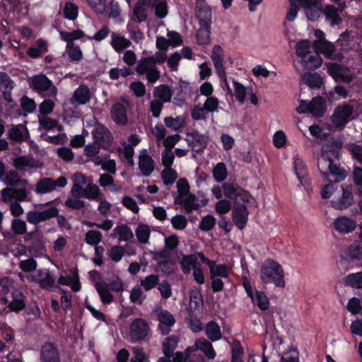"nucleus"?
<instances>
[{
	"label": "nucleus",
	"mask_w": 362,
	"mask_h": 362,
	"mask_svg": "<svg viewBox=\"0 0 362 362\" xmlns=\"http://www.w3.org/2000/svg\"><path fill=\"white\" fill-rule=\"evenodd\" d=\"M66 52L71 62H78L83 58L82 51L76 45H66Z\"/></svg>",
	"instance_id": "54"
},
{
	"label": "nucleus",
	"mask_w": 362,
	"mask_h": 362,
	"mask_svg": "<svg viewBox=\"0 0 362 362\" xmlns=\"http://www.w3.org/2000/svg\"><path fill=\"white\" fill-rule=\"evenodd\" d=\"M73 98L78 104L85 105L90 101L91 98L90 89L86 85H80L75 90Z\"/></svg>",
	"instance_id": "25"
},
{
	"label": "nucleus",
	"mask_w": 362,
	"mask_h": 362,
	"mask_svg": "<svg viewBox=\"0 0 362 362\" xmlns=\"http://www.w3.org/2000/svg\"><path fill=\"white\" fill-rule=\"evenodd\" d=\"M37 275L40 278L37 283L42 289L51 291L54 288H59L56 285V276L49 269H40Z\"/></svg>",
	"instance_id": "12"
},
{
	"label": "nucleus",
	"mask_w": 362,
	"mask_h": 362,
	"mask_svg": "<svg viewBox=\"0 0 362 362\" xmlns=\"http://www.w3.org/2000/svg\"><path fill=\"white\" fill-rule=\"evenodd\" d=\"M95 287L104 305H109L114 301V296L107 288V283L96 282Z\"/></svg>",
	"instance_id": "23"
},
{
	"label": "nucleus",
	"mask_w": 362,
	"mask_h": 362,
	"mask_svg": "<svg viewBox=\"0 0 362 362\" xmlns=\"http://www.w3.org/2000/svg\"><path fill=\"white\" fill-rule=\"evenodd\" d=\"M209 272L210 278H228L229 276V272L227 266L225 264H217L215 261H214L213 264L209 265Z\"/></svg>",
	"instance_id": "39"
},
{
	"label": "nucleus",
	"mask_w": 362,
	"mask_h": 362,
	"mask_svg": "<svg viewBox=\"0 0 362 362\" xmlns=\"http://www.w3.org/2000/svg\"><path fill=\"white\" fill-rule=\"evenodd\" d=\"M323 180L328 183L322 187L321 190V196L323 199H327L330 198L334 192L337 189V183L339 182H335L334 178H332V177H329L328 180Z\"/></svg>",
	"instance_id": "45"
},
{
	"label": "nucleus",
	"mask_w": 362,
	"mask_h": 362,
	"mask_svg": "<svg viewBox=\"0 0 362 362\" xmlns=\"http://www.w3.org/2000/svg\"><path fill=\"white\" fill-rule=\"evenodd\" d=\"M155 8V15L162 19L168 14V6L165 0H153L151 5Z\"/></svg>",
	"instance_id": "47"
},
{
	"label": "nucleus",
	"mask_w": 362,
	"mask_h": 362,
	"mask_svg": "<svg viewBox=\"0 0 362 362\" xmlns=\"http://www.w3.org/2000/svg\"><path fill=\"white\" fill-rule=\"evenodd\" d=\"M94 142L102 148L108 149L112 146L113 136L110 131L103 124H98L92 132Z\"/></svg>",
	"instance_id": "8"
},
{
	"label": "nucleus",
	"mask_w": 362,
	"mask_h": 362,
	"mask_svg": "<svg viewBox=\"0 0 362 362\" xmlns=\"http://www.w3.org/2000/svg\"><path fill=\"white\" fill-rule=\"evenodd\" d=\"M154 95L158 98V100L166 103L170 102L173 91L170 86L161 84L155 88Z\"/></svg>",
	"instance_id": "32"
},
{
	"label": "nucleus",
	"mask_w": 362,
	"mask_h": 362,
	"mask_svg": "<svg viewBox=\"0 0 362 362\" xmlns=\"http://www.w3.org/2000/svg\"><path fill=\"white\" fill-rule=\"evenodd\" d=\"M313 47L317 51L322 53L327 58H331L335 51L334 45L327 40H315Z\"/></svg>",
	"instance_id": "26"
},
{
	"label": "nucleus",
	"mask_w": 362,
	"mask_h": 362,
	"mask_svg": "<svg viewBox=\"0 0 362 362\" xmlns=\"http://www.w3.org/2000/svg\"><path fill=\"white\" fill-rule=\"evenodd\" d=\"M195 342L197 346V351H202L208 359H214L216 357V353L214 349L212 344L207 339L202 337L197 339Z\"/></svg>",
	"instance_id": "30"
},
{
	"label": "nucleus",
	"mask_w": 362,
	"mask_h": 362,
	"mask_svg": "<svg viewBox=\"0 0 362 362\" xmlns=\"http://www.w3.org/2000/svg\"><path fill=\"white\" fill-rule=\"evenodd\" d=\"M60 37L63 41L66 42V45H75L74 40H81L83 42H85L88 40V36L80 29H76L71 32L62 31L60 32Z\"/></svg>",
	"instance_id": "22"
},
{
	"label": "nucleus",
	"mask_w": 362,
	"mask_h": 362,
	"mask_svg": "<svg viewBox=\"0 0 362 362\" xmlns=\"http://www.w3.org/2000/svg\"><path fill=\"white\" fill-rule=\"evenodd\" d=\"M132 42L124 36L116 35L115 33L112 35L111 45L118 53L122 52L124 49L130 47Z\"/></svg>",
	"instance_id": "34"
},
{
	"label": "nucleus",
	"mask_w": 362,
	"mask_h": 362,
	"mask_svg": "<svg viewBox=\"0 0 362 362\" xmlns=\"http://www.w3.org/2000/svg\"><path fill=\"white\" fill-rule=\"evenodd\" d=\"M102 237L99 230H90L85 235V240L88 245H96L102 240Z\"/></svg>",
	"instance_id": "58"
},
{
	"label": "nucleus",
	"mask_w": 362,
	"mask_h": 362,
	"mask_svg": "<svg viewBox=\"0 0 362 362\" xmlns=\"http://www.w3.org/2000/svg\"><path fill=\"white\" fill-rule=\"evenodd\" d=\"M249 211L246 204L235 201L232 209V220L240 230L245 228L248 221Z\"/></svg>",
	"instance_id": "7"
},
{
	"label": "nucleus",
	"mask_w": 362,
	"mask_h": 362,
	"mask_svg": "<svg viewBox=\"0 0 362 362\" xmlns=\"http://www.w3.org/2000/svg\"><path fill=\"white\" fill-rule=\"evenodd\" d=\"M301 63L305 69L313 71L319 68L322 65V59L318 53H315V54H309L303 60H301Z\"/></svg>",
	"instance_id": "28"
},
{
	"label": "nucleus",
	"mask_w": 362,
	"mask_h": 362,
	"mask_svg": "<svg viewBox=\"0 0 362 362\" xmlns=\"http://www.w3.org/2000/svg\"><path fill=\"white\" fill-rule=\"evenodd\" d=\"M310 112L315 117H322L326 110L327 105L325 100L321 96H317L310 101Z\"/></svg>",
	"instance_id": "18"
},
{
	"label": "nucleus",
	"mask_w": 362,
	"mask_h": 362,
	"mask_svg": "<svg viewBox=\"0 0 362 362\" xmlns=\"http://www.w3.org/2000/svg\"><path fill=\"white\" fill-rule=\"evenodd\" d=\"M64 17L69 21H74L77 18L78 15V6L71 1H66L64 4L63 8Z\"/></svg>",
	"instance_id": "41"
},
{
	"label": "nucleus",
	"mask_w": 362,
	"mask_h": 362,
	"mask_svg": "<svg viewBox=\"0 0 362 362\" xmlns=\"http://www.w3.org/2000/svg\"><path fill=\"white\" fill-rule=\"evenodd\" d=\"M4 197H8L17 201H25L28 197V192L24 188H4L1 190Z\"/></svg>",
	"instance_id": "29"
},
{
	"label": "nucleus",
	"mask_w": 362,
	"mask_h": 362,
	"mask_svg": "<svg viewBox=\"0 0 362 362\" xmlns=\"http://www.w3.org/2000/svg\"><path fill=\"white\" fill-rule=\"evenodd\" d=\"M222 189L224 196L234 202L238 198V193L241 187L236 182H226L223 184Z\"/></svg>",
	"instance_id": "31"
},
{
	"label": "nucleus",
	"mask_w": 362,
	"mask_h": 362,
	"mask_svg": "<svg viewBox=\"0 0 362 362\" xmlns=\"http://www.w3.org/2000/svg\"><path fill=\"white\" fill-rule=\"evenodd\" d=\"M154 65L155 59L153 57H143L139 61L136 67V71L139 74H143Z\"/></svg>",
	"instance_id": "44"
},
{
	"label": "nucleus",
	"mask_w": 362,
	"mask_h": 362,
	"mask_svg": "<svg viewBox=\"0 0 362 362\" xmlns=\"http://www.w3.org/2000/svg\"><path fill=\"white\" fill-rule=\"evenodd\" d=\"M176 204L183 205L187 213H192L194 210H197L199 207V204L197 202V197L193 194H189L183 197H177L175 199Z\"/></svg>",
	"instance_id": "20"
},
{
	"label": "nucleus",
	"mask_w": 362,
	"mask_h": 362,
	"mask_svg": "<svg viewBox=\"0 0 362 362\" xmlns=\"http://www.w3.org/2000/svg\"><path fill=\"white\" fill-rule=\"evenodd\" d=\"M40 362H62L59 351L54 342L45 341L40 351Z\"/></svg>",
	"instance_id": "10"
},
{
	"label": "nucleus",
	"mask_w": 362,
	"mask_h": 362,
	"mask_svg": "<svg viewBox=\"0 0 362 362\" xmlns=\"http://www.w3.org/2000/svg\"><path fill=\"white\" fill-rule=\"evenodd\" d=\"M353 112L354 107L349 104L337 105L331 116L332 124L340 130L344 129L351 120Z\"/></svg>",
	"instance_id": "4"
},
{
	"label": "nucleus",
	"mask_w": 362,
	"mask_h": 362,
	"mask_svg": "<svg viewBox=\"0 0 362 362\" xmlns=\"http://www.w3.org/2000/svg\"><path fill=\"white\" fill-rule=\"evenodd\" d=\"M303 80L311 88H320L322 85V80L318 73L306 72L303 76Z\"/></svg>",
	"instance_id": "40"
},
{
	"label": "nucleus",
	"mask_w": 362,
	"mask_h": 362,
	"mask_svg": "<svg viewBox=\"0 0 362 362\" xmlns=\"http://www.w3.org/2000/svg\"><path fill=\"white\" fill-rule=\"evenodd\" d=\"M134 357L131 358V362H149L148 355L141 347H134L132 349Z\"/></svg>",
	"instance_id": "64"
},
{
	"label": "nucleus",
	"mask_w": 362,
	"mask_h": 362,
	"mask_svg": "<svg viewBox=\"0 0 362 362\" xmlns=\"http://www.w3.org/2000/svg\"><path fill=\"white\" fill-rule=\"evenodd\" d=\"M195 14L199 25H211L212 11L204 0L197 3Z\"/></svg>",
	"instance_id": "11"
},
{
	"label": "nucleus",
	"mask_w": 362,
	"mask_h": 362,
	"mask_svg": "<svg viewBox=\"0 0 362 362\" xmlns=\"http://www.w3.org/2000/svg\"><path fill=\"white\" fill-rule=\"evenodd\" d=\"M111 117L118 125L124 126L127 124V113L126 107L121 103H115L110 111Z\"/></svg>",
	"instance_id": "15"
},
{
	"label": "nucleus",
	"mask_w": 362,
	"mask_h": 362,
	"mask_svg": "<svg viewBox=\"0 0 362 362\" xmlns=\"http://www.w3.org/2000/svg\"><path fill=\"white\" fill-rule=\"evenodd\" d=\"M180 264L182 272L185 274H189L192 269H194V267H197L200 264L198 262L197 255L190 254L184 255L180 262Z\"/></svg>",
	"instance_id": "27"
},
{
	"label": "nucleus",
	"mask_w": 362,
	"mask_h": 362,
	"mask_svg": "<svg viewBox=\"0 0 362 362\" xmlns=\"http://www.w3.org/2000/svg\"><path fill=\"white\" fill-rule=\"evenodd\" d=\"M205 333L208 339L211 341H216L222 337L219 325L214 320L210 321L206 324Z\"/></svg>",
	"instance_id": "33"
},
{
	"label": "nucleus",
	"mask_w": 362,
	"mask_h": 362,
	"mask_svg": "<svg viewBox=\"0 0 362 362\" xmlns=\"http://www.w3.org/2000/svg\"><path fill=\"white\" fill-rule=\"evenodd\" d=\"M150 229L147 225L140 224L135 230L136 236L140 243L146 244L150 237Z\"/></svg>",
	"instance_id": "48"
},
{
	"label": "nucleus",
	"mask_w": 362,
	"mask_h": 362,
	"mask_svg": "<svg viewBox=\"0 0 362 362\" xmlns=\"http://www.w3.org/2000/svg\"><path fill=\"white\" fill-rule=\"evenodd\" d=\"M177 93L174 96V100L177 101L179 105L182 104L187 96H189L192 93V87L189 83L180 80L178 87L176 88Z\"/></svg>",
	"instance_id": "24"
},
{
	"label": "nucleus",
	"mask_w": 362,
	"mask_h": 362,
	"mask_svg": "<svg viewBox=\"0 0 362 362\" xmlns=\"http://www.w3.org/2000/svg\"><path fill=\"white\" fill-rule=\"evenodd\" d=\"M13 300L8 303L10 311L18 313L25 308V296L21 291L15 290L11 293Z\"/></svg>",
	"instance_id": "21"
},
{
	"label": "nucleus",
	"mask_w": 362,
	"mask_h": 362,
	"mask_svg": "<svg viewBox=\"0 0 362 362\" xmlns=\"http://www.w3.org/2000/svg\"><path fill=\"white\" fill-rule=\"evenodd\" d=\"M213 176L218 182H221L228 176V171L224 163H218L213 170Z\"/></svg>",
	"instance_id": "49"
},
{
	"label": "nucleus",
	"mask_w": 362,
	"mask_h": 362,
	"mask_svg": "<svg viewBox=\"0 0 362 362\" xmlns=\"http://www.w3.org/2000/svg\"><path fill=\"white\" fill-rule=\"evenodd\" d=\"M299 354L296 349L291 348L284 352L281 358V362H299Z\"/></svg>",
	"instance_id": "63"
},
{
	"label": "nucleus",
	"mask_w": 362,
	"mask_h": 362,
	"mask_svg": "<svg viewBox=\"0 0 362 362\" xmlns=\"http://www.w3.org/2000/svg\"><path fill=\"white\" fill-rule=\"evenodd\" d=\"M216 223V221L214 216L209 214L202 218L199 228L201 230L207 232L215 226Z\"/></svg>",
	"instance_id": "56"
},
{
	"label": "nucleus",
	"mask_w": 362,
	"mask_h": 362,
	"mask_svg": "<svg viewBox=\"0 0 362 362\" xmlns=\"http://www.w3.org/2000/svg\"><path fill=\"white\" fill-rule=\"evenodd\" d=\"M334 228L340 233L347 234L356 228V222L346 216L338 217L334 222Z\"/></svg>",
	"instance_id": "16"
},
{
	"label": "nucleus",
	"mask_w": 362,
	"mask_h": 362,
	"mask_svg": "<svg viewBox=\"0 0 362 362\" xmlns=\"http://www.w3.org/2000/svg\"><path fill=\"white\" fill-rule=\"evenodd\" d=\"M149 327L147 322L142 318L134 319L129 327V334L133 341H140L146 338Z\"/></svg>",
	"instance_id": "9"
},
{
	"label": "nucleus",
	"mask_w": 362,
	"mask_h": 362,
	"mask_svg": "<svg viewBox=\"0 0 362 362\" xmlns=\"http://www.w3.org/2000/svg\"><path fill=\"white\" fill-rule=\"evenodd\" d=\"M342 194L339 198L331 201L332 206L337 210L348 209L354 203V194L352 185L344 184L341 185Z\"/></svg>",
	"instance_id": "6"
},
{
	"label": "nucleus",
	"mask_w": 362,
	"mask_h": 362,
	"mask_svg": "<svg viewBox=\"0 0 362 362\" xmlns=\"http://www.w3.org/2000/svg\"><path fill=\"white\" fill-rule=\"evenodd\" d=\"M260 279L265 284H274L276 287L284 288V272L280 264L267 259L261 267Z\"/></svg>",
	"instance_id": "2"
},
{
	"label": "nucleus",
	"mask_w": 362,
	"mask_h": 362,
	"mask_svg": "<svg viewBox=\"0 0 362 362\" xmlns=\"http://www.w3.org/2000/svg\"><path fill=\"white\" fill-rule=\"evenodd\" d=\"M83 197L98 202L102 198V193L97 185L88 184L85 188Z\"/></svg>",
	"instance_id": "46"
},
{
	"label": "nucleus",
	"mask_w": 362,
	"mask_h": 362,
	"mask_svg": "<svg viewBox=\"0 0 362 362\" xmlns=\"http://www.w3.org/2000/svg\"><path fill=\"white\" fill-rule=\"evenodd\" d=\"M295 173L298 181H303V176L307 175L308 170L306 165L300 158L295 159L293 162Z\"/></svg>",
	"instance_id": "55"
},
{
	"label": "nucleus",
	"mask_w": 362,
	"mask_h": 362,
	"mask_svg": "<svg viewBox=\"0 0 362 362\" xmlns=\"http://www.w3.org/2000/svg\"><path fill=\"white\" fill-rule=\"evenodd\" d=\"M177 177V172L173 168L164 169L161 173V178L165 185H173Z\"/></svg>",
	"instance_id": "57"
},
{
	"label": "nucleus",
	"mask_w": 362,
	"mask_h": 362,
	"mask_svg": "<svg viewBox=\"0 0 362 362\" xmlns=\"http://www.w3.org/2000/svg\"><path fill=\"white\" fill-rule=\"evenodd\" d=\"M14 81L6 72L0 71V90L1 93L12 91Z\"/></svg>",
	"instance_id": "50"
},
{
	"label": "nucleus",
	"mask_w": 362,
	"mask_h": 362,
	"mask_svg": "<svg viewBox=\"0 0 362 362\" xmlns=\"http://www.w3.org/2000/svg\"><path fill=\"white\" fill-rule=\"evenodd\" d=\"M159 277L156 274H151L145 277L141 281V286L144 287L146 291H149L158 284Z\"/></svg>",
	"instance_id": "61"
},
{
	"label": "nucleus",
	"mask_w": 362,
	"mask_h": 362,
	"mask_svg": "<svg viewBox=\"0 0 362 362\" xmlns=\"http://www.w3.org/2000/svg\"><path fill=\"white\" fill-rule=\"evenodd\" d=\"M159 322L158 329L163 335H167L170 332V327L175 323L174 316L167 310H160L158 314Z\"/></svg>",
	"instance_id": "13"
},
{
	"label": "nucleus",
	"mask_w": 362,
	"mask_h": 362,
	"mask_svg": "<svg viewBox=\"0 0 362 362\" xmlns=\"http://www.w3.org/2000/svg\"><path fill=\"white\" fill-rule=\"evenodd\" d=\"M310 42L307 40H303L297 42L296 45V53L298 57H301V60L310 54Z\"/></svg>",
	"instance_id": "53"
},
{
	"label": "nucleus",
	"mask_w": 362,
	"mask_h": 362,
	"mask_svg": "<svg viewBox=\"0 0 362 362\" xmlns=\"http://www.w3.org/2000/svg\"><path fill=\"white\" fill-rule=\"evenodd\" d=\"M153 0H138L133 9V20L135 22L141 23L148 17V11Z\"/></svg>",
	"instance_id": "14"
},
{
	"label": "nucleus",
	"mask_w": 362,
	"mask_h": 362,
	"mask_svg": "<svg viewBox=\"0 0 362 362\" xmlns=\"http://www.w3.org/2000/svg\"><path fill=\"white\" fill-rule=\"evenodd\" d=\"M54 189V180L50 177L41 179L36 185V192L41 194L50 192Z\"/></svg>",
	"instance_id": "42"
},
{
	"label": "nucleus",
	"mask_w": 362,
	"mask_h": 362,
	"mask_svg": "<svg viewBox=\"0 0 362 362\" xmlns=\"http://www.w3.org/2000/svg\"><path fill=\"white\" fill-rule=\"evenodd\" d=\"M178 338L174 335H171L165 339L163 342V353L165 356L172 357L174 351L177 347Z\"/></svg>",
	"instance_id": "38"
},
{
	"label": "nucleus",
	"mask_w": 362,
	"mask_h": 362,
	"mask_svg": "<svg viewBox=\"0 0 362 362\" xmlns=\"http://www.w3.org/2000/svg\"><path fill=\"white\" fill-rule=\"evenodd\" d=\"M196 33V39L199 45H206L210 42L211 25H199Z\"/></svg>",
	"instance_id": "37"
},
{
	"label": "nucleus",
	"mask_w": 362,
	"mask_h": 362,
	"mask_svg": "<svg viewBox=\"0 0 362 362\" xmlns=\"http://www.w3.org/2000/svg\"><path fill=\"white\" fill-rule=\"evenodd\" d=\"M345 284L355 288H362V272L351 273L345 276Z\"/></svg>",
	"instance_id": "43"
},
{
	"label": "nucleus",
	"mask_w": 362,
	"mask_h": 362,
	"mask_svg": "<svg viewBox=\"0 0 362 362\" xmlns=\"http://www.w3.org/2000/svg\"><path fill=\"white\" fill-rule=\"evenodd\" d=\"M185 141L193 152L202 154L206 148L209 143V136L204 134H200L197 129H192L186 133Z\"/></svg>",
	"instance_id": "5"
},
{
	"label": "nucleus",
	"mask_w": 362,
	"mask_h": 362,
	"mask_svg": "<svg viewBox=\"0 0 362 362\" xmlns=\"http://www.w3.org/2000/svg\"><path fill=\"white\" fill-rule=\"evenodd\" d=\"M30 86L37 93H46L43 96L48 98H56L58 91L53 82L45 74L33 76Z\"/></svg>",
	"instance_id": "3"
},
{
	"label": "nucleus",
	"mask_w": 362,
	"mask_h": 362,
	"mask_svg": "<svg viewBox=\"0 0 362 362\" xmlns=\"http://www.w3.org/2000/svg\"><path fill=\"white\" fill-rule=\"evenodd\" d=\"M157 267L158 270L166 274H172L175 272V262L171 259L160 261Z\"/></svg>",
	"instance_id": "62"
},
{
	"label": "nucleus",
	"mask_w": 362,
	"mask_h": 362,
	"mask_svg": "<svg viewBox=\"0 0 362 362\" xmlns=\"http://www.w3.org/2000/svg\"><path fill=\"white\" fill-rule=\"evenodd\" d=\"M326 66L328 74L331 76L336 82H337V77H339L341 71L346 70L343 65L337 63L329 62L326 64Z\"/></svg>",
	"instance_id": "52"
},
{
	"label": "nucleus",
	"mask_w": 362,
	"mask_h": 362,
	"mask_svg": "<svg viewBox=\"0 0 362 362\" xmlns=\"http://www.w3.org/2000/svg\"><path fill=\"white\" fill-rule=\"evenodd\" d=\"M322 13L325 14L327 21H331L332 25L341 24V18L338 13V10L334 5H327Z\"/></svg>",
	"instance_id": "35"
},
{
	"label": "nucleus",
	"mask_w": 362,
	"mask_h": 362,
	"mask_svg": "<svg viewBox=\"0 0 362 362\" xmlns=\"http://www.w3.org/2000/svg\"><path fill=\"white\" fill-rule=\"evenodd\" d=\"M139 168L143 175L148 177L153 173L155 168L154 160L151 156L146 153V150L144 149L142 153L139 156Z\"/></svg>",
	"instance_id": "17"
},
{
	"label": "nucleus",
	"mask_w": 362,
	"mask_h": 362,
	"mask_svg": "<svg viewBox=\"0 0 362 362\" xmlns=\"http://www.w3.org/2000/svg\"><path fill=\"white\" fill-rule=\"evenodd\" d=\"M342 146L341 139L334 138L322 146L317 168L323 180H328L329 177H332L335 182H341L346 177V171L340 167L339 163Z\"/></svg>",
	"instance_id": "1"
},
{
	"label": "nucleus",
	"mask_w": 362,
	"mask_h": 362,
	"mask_svg": "<svg viewBox=\"0 0 362 362\" xmlns=\"http://www.w3.org/2000/svg\"><path fill=\"white\" fill-rule=\"evenodd\" d=\"M350 179L353 182L355 194L362 197V168L354 165L350 174Z\"/></svg>",
	"instance_id": "19"
},
{
	"label": "nucleus",
	"mask_w": 362,
	"mask_h": 362,
	"mask_svg": "<svg viewBox=\"0 0 362 362\" xmlns=\"http://www.w3.org/2000/svg\"><path fill=\"white\" fill-rule=\"evenodd\" d=\"M347 256L351 262L362 259V240L355 241L348 247Z\"/></svg>",
	"instance_id": "36"
},
{
	"label": "nucleus",
	"mask_w": 362,
	"mask_h": 362,
	"mask_svg": "<svg viewBox=\"0 0 362 362\" xmlns=\"http://www.w3.org/2000/svg\"><path fill=\"white\" fill-rule=\"evenodd\" d=\"M255 297H256V304L258 308L262 310H267L269 307V300L268 297L263 291H255Z\"/></svg>",
	"instance_id": "59"
},
{
	"label": "nucleus",
	"mask_w": 362,
	"mask_h": 362,
	"mask_svg": "<svg viewBox=\"0 0 362 362\" xmlns=\"http://www.w3.org/2000/svg\"><path fill=\"white\" fill-rule=\"evenodd\" d=\"M11 229L15 235H24L27 230L26 223L21 219L14 218L11 223Z\"/></svg>",
	"instance_id": "60"
},
{
	"label": "nucleus",
	"mask_w": 362,
	"mask_h": 362,
	"mask_svg": "<svg viewBox=\"0 0 362 362\" xmlns=\"http://www.w3.org/2000/svg\"><path fill=\"white\" fill-rule=\"evenodd\" d=\"M115 231L118 235L120 241H127L134 237L132 230L127 225L117 226L115 228Z\"/></svg>",
	"instance_id": "51"
}]
</instances>
